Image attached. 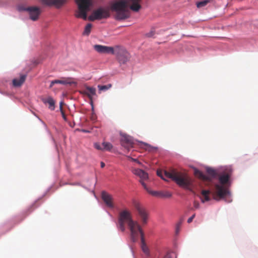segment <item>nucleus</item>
<instances>
[{"label":"nucleus","instance_id":"473e14b6","mask_svg":"<svg viewBox=\"0 0 258 258\" xmlns=\"http://www.w3.org/2000/svg\"><path fill=\"white\" fill-rule=\"evenodd\" d=\"M35 204H33L32 206H30V207L28 209V211H29V213H31L35 208Z\"/></svg>","mask_w":258,"mask_h":258},{"label":"nucleus","instance_id":"4c0bfd02","mask_svg":"<svg viewBox=\"0 0 258 258\" xmlns=\"http://www.w3.org/2000/svg\"><path fill=\"white\" fill-rule=\"evenodd\" d=\"M180 223H179L178 225V228H177V229H176V231H177L178 228H179V227L180 226Z\"/></svg>","mask_w":258,"mask_h":258},{"label":"nucleus","instance_id":"a878e982","mask_svg":"<svg viewBox=\"0 0 258 258\" xmlns=\"http://www.w3.org/2000/svg\"><path fill=\"white\" fill-rule=\"evenodd\" d=\"M206 171L207 173L211 177H215L217 174L216 171L211 168H207Z\"/></svg>","mask_w":258,"mask_h":258},{"label":"nucleus","instance_id":"4be33fe9","mask_svg":"<svg viewBox=\"0 0 258 258\" xmlns=\"http://www.w3.org/2000/svg\"><path fill=\"white\" fill-rule=\"evenodd\" d=\"M103 150L110 151L113 146L112 144L109 142H104L102 143Z\"/></svg>","mask_w":258,"mask_h":258},{"label":"nucleus","instance_id":"b1692460","mask_svg":"<svg viewBox=\"0 0 258 258\" xmlns=\"http://www.w3.org/2000/svg\"><path fill=\"white\" fill-rule=\"evenodd\" d=\"M212 0H204L201 2H198L197 3V7L198 8H200L206 6L209 3H210Z\"/></svg>","mask_w":258,"mask_h":258},{"label":"nucleus","instance_id":"6ab92c4d","mask_svg":"<svg viewBox=\"0 0 258 258\" xmlns=\"http://www.w3.org/2000/svg\"><path fill=\"white\" fill-rule=\"evenodd\" d=\"M26 75L22 74L19 78H15L13 80V85L14 87H20L25 81Z\"/></svg>","mask_w":258,"mask_h":258},{"label":"nucleus","instance_id":"72a5a7b5","mask_svg":"<svg viewBox=\"0 0 258 258\" xmlns=\"http://www.w3.org/2000/svg\"><path fill=\"white\" fill-rule=\"evenodd\" d=\"M62 104H63L62 102H60V110H61V112H62V113L63 114V117L65 118V117L64 116V114H63V111H62Z\"/></svg>","mask_w":258,"mask_h":258},{"label":"nucleus","instance_id":"ddd939ff","mask_svg":"<svg viewBox=\"0 0 258 258\" xmlns=\"http://www.w3.org/2000/svg\"><path fill=\"white\" fill-rule=\"evenodd\" d=\"M146 191L153 196L161 198H170L172 196L171 192L168 191H153L148 188Z\"/></svg>","mask_w":258,"mask_h":258},{"label":"nucleus","instance_id":"412c9836","mask_svg":"<svg viewBox=\"0 0 258 258\" xmlns=\"http://www.w3.org/2000/svg\"><path fill=\"white\" fill-rule=\"evenodd\" d=\"M88 97L92 101L93 96L96 95V89L94 87H87Z\"/></svg>","mask_w":258,"mask_h":258},{"label":"nucleus","instance_id":"423d86ee","mask_svg":"<svg viewBox=\"0 0 258 258\" xmlns=\"http://www.w3.org/2000/svg\"><path fill=\"white\" fill-rule=\"evenodd\" d=\"M110 16L109 10L108 8H99L94 10L89 17L90 21H93L95 20H101L108 18Z\"/></svg>","mask_w":258,"mask_h":258},{"label":"nucleus","instance_id":"4468645a","mask_svg":"<svg viewBox=\"0 0 258 258\" xmlns=\"http://www.w3.org/2000/svg\"><path fill=\"white\" fill-rule=\"evenodd\" d=\"M42 4L47 6H54L58 8L61 7L67 0H41Z\"/></svg>","mask_w":258,"mask_h":258},{"label":"nucleus","instance_id":"dca6fc26","mask_svg":"<svg viewBox=\"0 0 258 258\" xmlns=\"http://www.w3.org/2000/svg\"><path fill=\"white\" fill-rule=\"evenodd\" d=\"M194 174L196 177L205 182L208 183L212 182V178L211 177L205 175L202 172L197 169H195Z\"/></svg>","mask_w":258,"mask_h":258},{"label":"nucleus","instance_id":"f3484780","mask_svg":"<svg viewBox=\"0 0 258 258\" xmlns=\"http://www.w3.org/2000/svg\"><path fill=\"white\" fill-rule=\"evenodd\" d=\"M43 103L45 104H48V108L51 110H54L55 109V101L53 99L49 96L46 98H43L41 99Z\"/></svg>","mask_w":258,"mask_h":258},{"label":"nucleus","instance_id":"bb28decb","mask_svg":"<svg viewBox=\"0 0 258 258\" xmlns=\"http://www.w3.org/2000/svg\"><path fill=\"white\" fill-rule=\"evenodd\" d=\"M163 258H174V254L171 253H167Z\"/></svg>","mask_w":258,"mask_h":258},{"label":"nucleus","instance_id":"aec40b11","mask_svg":"<svg viewBox=\"0 0 258 258\" xmlns=\"http://www.w3.org/2000/svg\"><path fill=\"white\" fill-rule=\"evenodd\" d=\"M74 83V82H72L69 81V79H66L64 80H55L51 81L50 88L52 87L54 84H60L62 85H67V84H72Z\"/></svg>","mask_w":258,"mask_h":258},{"label":"nucleus","instance_id":"2f4dec72","mask_svg":"<svg viewBox=\"0 0 258 258\" xmlns=\"http://www.w3.org/2000/svg\"><path fill=\"white\" fill-rule=\"evenodd\" d=\"M195 216H196V215H195V214H194V215H192V216H191L190 218H189L187 220V223H191L192 221L194 218L195 217Z\"/></svg>","mask_w":258,"mask_h":258},{"label":"nucleus","instance_id":"f03ea898","mask_svg":"<svg viewBox=\"0 0 258 258\" xmlns=\"http://www.w3.org/2000/svg\"><path fill=\"white\" fill-rule=\"evenodd\" d=\"M141 0H120L115 2L111 7L112 11L115 12V19L124 20L130 17L128 7L131 10L137 12L141 8Z\"/></svg>","mask_w":258,"mask_h":258},{"label":"nucleus","instance_id":"c756f323","mask_svg":"<svg viewBox=\"0 0 258 258\" xmlns=\"http://www.w3.org/2000/svg\"><path fill=\"white\" fill-rule=\"evenodd\" d=\"M81 93L83 95H86L87 96H88V93H87V87H86L85 89L83 90V91H81Z\"/></svg>","mask_w":258,"mask_h":258},{"label":"nucleus","instance_id":"58836bf2","mask_svg":"<svg viewBox=\"0 0 258 258\" xmlns=\"http://www.w3.org/2000/svg\"><path fill=\"white\" fill-rule=\"evenodd\" d=\"M132 160H133L134 161H136V159H132Z\"/></svg>","mask_w":258,"mask_h":258},{"label":"nucleus","instance_id":"f704fd0d","mask_svg":"<svg viewBox=\"0 0 258 258\" xmlns=\"http://www.w3.org/2000/svg\"><path fill=\"white\" fill-rule=\"evenodd\" d=\"M147 35L148 37H152L153 35V32H151L150 33L147 34Z\"/></svg>","mask_w":258,"mask_h":258},{"label":"nucleus","instance_id":"9d476101","mask_svg":"<svg viewBox=\"0 0 258 258\" xmlns=\"http://www.w3.org/2000/svg\"><path fill=\"white\" fill-rule=\"evenodd\" d=\"M132 172L135 175L139 176L140 178V182L143 185L144 189L146 190L148 187L144 182V181L148 179V174L143 170L139 168L133 169Z\"/></svg>","mask_w":258,"mask_h":258},{"label":"nucleus","instance_id":"a211bd4d","mask_svg":"<svg viewBox=\"0 0 258 258\" xmlns=\"http://www.w3.org/2000/svg\"><path fill=\"white\" fill-rule=\"evenodd\" d=\"M140 234L141 235V247L143 251L146 254L148 255L149 254V250L147 246L146 245L144 239V232L141 229L139 231V234Z\"/></svg>","mask_w":258,"mask_h":258},{"label":"nucleus","instance_id":"7ed1b4c3","mask_svg":"<svg viewBox=\"0 0 258 258\" xmlns=\"http://www.w3.org/2000/svg\"><path fill=\"white\" fill-rule=\"evenodd\" d=\"M118 222L119 228L122 231H124V224L127 223L131 232L132 241L134 242L137 241L139 237V231L142 228L138 222L133 220L131 213L128 211L124 210L120 212Z\"/></svg>","mask_w":258,"mask_h":258},{"label":"nucleus","instance_id":"7c9ffc66","mask_svg":"<svg viewBox=\"0 0 258 258\" xmlns=\"http://www.w3.org/2000/svg\"><path fill=\"white\" fill-rule=\"evenodd\" d=\"M194 208L196 209H198L200 207V204L198 202L195 201L194 203Z\"/></svg>","mask_w":258,"mask_h":258},{"label":"nucleus","instance_id":"5701e85b","mask_svg":"<svg viewBox=\"0 0 258 258\" xmlns=\"http://www.w3.org/2000/svg\"><path fill=\"white\" fill-rule=\"evenodd\" d=\"M92 25L90 23H88L85 27L83 34L85 35H89L91 32Z\"/></svg>","mask_w":258,"mask_h":258},{"label":"nucleus","instance_id":"393cba45","mask_svg":"<svg viewBox=\"0 0 258 258\" xmlns=\"http://www.w3.org/2000/svg\"><path fill=\"white\" fill-rule=\"evenodd\" d=\"M111 85L108 84L107 85H98V88L99 89V91L100 92L102 91H106L111 88Z\"/></svg>","mask_w":258,"mask_h":258},{"label":"nucleus","instance_id":"0eeeda50","mask_svg":"<svg viewBox=\"0 0 258 258\" xmlns=\"http://www.w3.org/2000/svg\"><path fill=\"white\" fill-rule=\"evenodd\" d=\"M134 207L142 223L143 224H146L149 218V213L147 210L139 203L137 202L134 203Z\"/></svg>","mask_w":258,"mask_h":258},{"label":"nucleus","instance_id":"c85d7f7f","mask_svg":"<svg viewBox=\"0 0 258 258\" xmlns=\"http://www.w3.org/2000/svg\"><path fill=\"white\" fill-rule=\"evenodd\" d=\"M94 147L97 150H103V148H102L100 144L97 143H95L94 144Z\"/></svg>","mask_w":258,"mask_h":258},{"label":"nucleus","instance_id":"cd10ccee","mask_svg":"<svg viewBox=\"0 0 258 258\" xmlns=\"http://www.w3.org/2000/svg\"><path fill=\"white\" fill-rule=\"evenodd\" d=\"M157 174L158 175V176L161 177L163 179L166 180V179H165V178L163 176V173H162V171H160V170H157Z\"/></svg>","mask_w":258,"mask_h":258},{"label":"nucleus","instance_id":"9b49d317","mask_svg":"<svg viewBox=\"0 0 258 258\" xmlns=\"http://www.w3.org/2000/svg\"><path fill=\"white\" fill-rule=\"evenodd\" d=\"M93 48L98 53L101 54H113L115 53L113 47L110 46L96 44L93 46Z\"/></svg>","mask_w":258,"mask_h":258},{"label":"nucleus","instance_id":"20e7f679","mask_svg":"<svg viewBox=\"0 0 258 258\" xmlns=\"http://www.w3.org/2000/svg\"><path fill=\"white\" fill-rule=\"evenodd\" d=\"M164 176L174 181L178 185L186 189H190L192 180L185 172H179L172 169L170 171H164Z\"/></svg>","mask_w":258,"mask_h":258},{"label":"nucleus","instance_id":"6e6552de","mask_svg":"<svg viewBox=\"0 0 258 258\" xmlns=\"http://www.w3.org/2000/svg\"><path fill=\"white\" fill-rule=\"evenodd\" d=\"M121 139L120 140V144L127 151H129L130 149L134 146V141L133 138L125 134L120 133Z\"/></svg>","mask_w":258,"mask_h":258},{"label":"nucleus","instance_id":"e433bc0d","mask_svg":"<svg viewBox=\"0 0 258 258\" xmlns=\"http://www.w3.org/2000/svg\"><path fill=\"white\" fill-rule=\"evenodd\" d=\"M149 148H151L150 146H148V148H146L147 149H148V150L150 151V149H149Z\"/></svg>","mask_w":258,"mask_h":258},{"label":"nucleus","instance_id":"f257e3e1","mask_svg":"<svg viewBox=\"0 0 258 258\" xmlns=\"http://www.w3.org/2000/svg\"><path fill=\"white\" fill-rule=\"evenodd\" d=\"M219 183H215L210 186V190L203 189L201 191L202 203L211 200L210 195L211 194L213 198L216 201H219L225 198L229 194V191L225 187L226 184L229 179V175L228 174H223L219 177Z\"/></svg>","mask_w":258,"mask_h":258},{"label":"nucleus","instance_id":"f8f14e48","mask_svg":"<svg viewBox=\"0 0 258 258\" xmlns=\"http://www.w3.org/2000/svg\"><path fill=\"white\" fill-rule=\"evenodd\" d=\"M28 12L30 18L33 21H36L40 14V9L37 7H28L25 9Z\"/></svg>","mask_w":258,"mask_h":258},{"label":"nucleus","instance_id":"1a4fd4ad","mask_svg":"<svg viewBox=\"0 0 258 258\" xmlns=\"http://www.w3.org/2000/svg\"><path fill=\"white\" fill-rule=\"evenodd\" d=\"M115 53L117 59L120 63L124 64L128 61L130 58V54L123 48L118 47Z\"/></svg>","mask_w":258,"mask_h":258},{"label":"nucleus","instance_id":"2eb2a0df","mask_svg":"<svg viewBox=\"0 0 258 258\" xmlns=\"http://www.w3.org/2000/svg\"><path fill=\"white\" fill-rule=\"evenodd\" d=\"M101 197L106 205L111 208H113V198L112 196L105 191H102Z\"/></svg>","mask_w":258,"mask_h":258},{"label":"nucleus","instance_id":"39448f33","mask_svg":"<svg viewBox=\"0 0 258 258\" xmlns=\"http://www.w3.org/2000/svg\"><path fill=\"white\" fill-rule=\"evenodd\" d=\"M76 2L78 10L75 14V16L86 20L87 18V12L90 11L92 5V0H76Z\"/></svg>","mask_w":258,"mask_h":258},{"label":"nucleus","instance_id":"c9c22d12","mask_svg":"<svg viewBox=\"0 0 258 258\" xmlns=\"http://www.w3.org/2000/svg\"><path fill=\"white\" fill-rule=\"evenodd\" d=\"M101 167L103 168L105 166V163L103 162H101L100 163Z\"/></svg>","mask_w":258,"mask_h":258}]
</instances>
